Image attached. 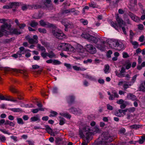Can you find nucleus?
Segmentation results:
<instances>
[{
	"label": "nucleus",
	"instance_id": "f257e3e1",
	"mask_svg": "<svg viewBox=\"0 0 145 145\" xmlns=\"http://www.w3.org/2000/svg\"><path fill=\"white\" fill-rule=\"evenodd\" d=\"M11 27V25L5 24L1 26V31L6 35L12 33L19 35L22 33V32L17 29H12Z\"/></svg>",
	"mask_w": 145,
	"mask_h": 145
},
{
	"label": "nucleus",
	"instance_id": "f03ea898",
	"mask_svg": "<svg viewBox=\"0 0 145 145\" xmlns=\"http://www.w3.org/2000/svg\"><path fill=\"white\" fill-rule=\"evenodd\" d=\"M111 137L107 133H103L101 135V137L99 138L98 141L99 144H101L102 145L108 144V142L112 141Z\"/></svg>",
	"mask_w": 145,
	"mask_h": 145
},
{
	"label": "nucleus",
	"instance_id": "7ed1b4c3",
	"mask_svg": "<svg viewBox=\"0 0 145 145\" xmlns=\"http://www.w3.org/2000/svg\"><path fill=\"white\" fill-rule=\"evenodd\" d=\"M81 36L82 37L87 39L90 42L96 44L98 42V40L97 38L88 34L84 33L82 34Z\"/></svg>",
	"mask_w": 145,
	"mask_h": 145
},
{
	"label": "nucleus",
	"instance_id": "20e7f679",
	"mask_svg": "<svg viewBox=\"0 0 145 145\" xmlns=\"http://www.w3.org/2000/svg\"><path fill=\"white\" fill-rule=\"evenodd\" d=\"M52 33L55 37L59 39H63L66 37L65 35L60 30H53Z\"/></svg>",
	"mask_w": 145,
	"mask_h": 145
},
{
	"label": "nucleus",
	"instance_id": "39448f33",
	"mask_svg": "<svg viewBox=\"0 0 145 145\" xmlns=\"http://www.w3.org/2000/svg\"><path fill=\"white\" fill-rule=\"evenodd\" d=\"M20 5L19 3L14 2L10 3L8 4L4 5L2 7L4 9H10L13 8H17Z\"/></svg>",
	"mask_w": 145,
	"mask_h": 145
},
{
	"label": "nucleus",
	"instance_id": "423d86ee",
	"mask_svg": "<svg viewBox=\"0 0 145 145\" xmlns=\"http://www.w3.org/2000/svg\"><path fill=\"white\" fill-rule=\"evenodd\" d=\"M70 47H71V45L69 44L65 43H60L58 44L57 49L59 50L67 51Z\"/></svg>",
	"mask_w": 145,
	"mask_h": 145
},
{
	"label": "nucleus",
	"instance_id": "0eeeda50",
	"mask_svg": "<svg viewBox=\"0 0 145 145\" xmlns=\"http://www.w3.org/2000/svg\"><path fill=\"white\" fill-rule=\"evenodd\" d=\"M86 50L89 53L94 54L96 52V50L95 47L91 44H87L85 46Z\"/></svg>",
	"mask_w": 145,
	"mask_h": 145
},
{
	"label": "nucleus",
	"instance_id": "6e6552de",
	"mask_svg": "<svg viewBox=\"0 0 145 145\" xmlns=\"http://www.w3.org/2000/svg\"><path fill=\"white\" fill-rule=\"evenodd\" d=\"M61 23L65 26V30L66 31H68L67 28H71L73 27V24L67 20H63L61 21Z\"/></svg>",
	"mask_w": 145,
	"mask_h": 145
},
{
	"label": "nucleus",
	"instance_id": "1a4fd4ad",
	"mask_svg": "<svg viewBox=\"0 0 145 145\" xmlns=\"http://www.w3.org/2000/svg\"><path fill=\"white\" fill-rule=\"evenodd\" d=\"M26 38L28 40L30 44H37L38 43V37L37 35H33V39L29 38L28 37H26Z\"/></svg>",
	"mask_w": 145,
	"mask_h": 145
},
{
	"label": "nucleus",
	"instance_id": "9d476101",
	"mask_svg": "<svg viewBox=\"0 0 145 145\" xmlns=\"http://www.w3.org/2000/svg\"><path fill=\"white\" fill-rule=\"evenodd\" d=\"M114 43L115 44V47L119 50H121L124 48L123 44L120 41L115 40L114 42Z\"/></svg>",
	"mask_w": 145,
	"mask_h": 145
},
{
	"label": "nucleus",
	"instance_id": "9b49d317",
	"mask_svg": "<svg viewBox=\"0 0 145 145\" xmlns=\"http://www.w3.org/2000/svg\"><path fill=\"white\" fill-rule=\"evenodd\" d=\"M40 24L42 26L47 27H54L55 26L47 22H44L43 20H41L40 21Z\"/></svg>",
	"mask_w": 145,
	"mask_h": 145
},
{
	"label": "nucleus",
	"instance_id": "f8f14e48",
	"mask_svg": "<svg viewBox=\"0 0 145 145\" xmlns=\"http://www.w3.org/2000/svg\"><path fill=\"white\" fill-rule=\"evenodd\" d=\"M90 131L91 130L89 126H85L83 129V132L85 134H86L87 138H89L91 135Z\"/></svg>",
	"mask_w": 145,
	"mask_h": 145
},
{
	"label": "nucleus",
	"instance_id": "ddd939ff",
	"mask_svg": "<svg viewBox=\"0 0 145 145\" xmlns=\"http://www.w3.org/2000/svg\"><path fill=\"white\" fill-rule=\"evenodd\" d=\"M115 17L119 27H121L125 25V23L121 18L119 17L118 14H116Z\"/></svg>",
	"mask_w": 145,
	"mask_h": 145
},
{
	"label": "nucleus",
	"instance_id": "4468645a",
	"mask_svg": "<svg viewBox=\"0 0 145 145\" xmlns=\"http://www.w3.org/2000/svg\"><path fill=\"white\" fill-rule=\"evenodd\" d=\"M125 72V69L123 67H122L120 70V73H118L117 71H115V72L116 76L119 77L121 78L125 76L124 73Z\"/></svg>",
	"mask_w": 145,
	"mask_h": 145
},
{
	"label": "nucleus",
	"instance_id": "2eb2a0df",
	"mask_svg": "<svg viewBox=\"0 0 145 145\" xmlns=\"http://www.w3.org/2000/svg\"><path fill=\"white\" fill-rule=\"evenodd\" d=\"M76 50L79 53H83L84 52L85 50L82 46L79 44H77L76 47Z\"/></svg>",
	"mask_w": 145,
	"mask_h": 145
},
{
	"label": "nucleus",
	"instance_id": "dca6fc26",
	"mask_svg": "<svg viewBox=\"0 0 145 145\" xmlns=\"http://www.w3.org/2000/svg\"><path fill=\"white\" fill-rule=\"evenodd\" d=\"M129 15L132 20L136 22H139L140 21V18L139 17L135 16L132 13H130Z\"/></svg>",
	"mask_w": 145,
	"mask_h": 145
},
{
	"label": "nucleus",
	"instance_id": "f3484780",
	"mask_svg": "<svg viewBox=\"0 0 145 145\" xmlns=\"http://www.w3.org/2000/svg\"><path fill=\"white\" fill-rule=\"evenodd\" d=\"M30 120L31 122L37 121L39 122L40 120V117L38 115H37L35 116L31 117Z\"/></svg>",
	"mask_w": 145,
	"mask_h": 145
},
{
	"label": "nucleus",
	"instance_id": "a211bd4d",
	"mask_svg": "<svg viewBox=\"0 0 145 145\" xmlns=\"http://www.w3.org/2000/svg\"><path fill=\"white\" fill-rule=\"evenodd\" d=\"M127 97L128 99H131L133 101L136 100L137 99L136 97L134 95L131 93L127 94Z\"/></svg>",
	"mask_w": 145,
	"mask_h": 145
},
{
	"label": "nucleus",
	"instance_id": "6ab92c4d",
	"mask_svg": "<svg viewBox=\"0 0 145 145\" xmlns=\"http://www.w3.org/2000/svg\"><path fill=\"white\" fill-rule=\"evenodd\" d=\"M131 63L129 60L126 61L123 64V65L125 68V69H130L131 66Z\"/></svg>",
	"mask_w": 145,
	"mask_h": 145
},
{
	"label": "nucleus",
	"instance_id": "aec40b11",
	"mask_svg": "<svg viewBox=\"0 0 145 145\" xmlns=\"http://www.w3.org/2000/svg\"><path fill=\"white\" fill-rule=\"evenodd\" d=\"M139 89L140 91L143 92H145V80L141 83L140 85Z\"/></svg>",
	"mask_w": 145,
	"mask_h": 145
},
{
	"label": "nucleus",
	"instance_id": "412c9836",
	"mask_svg": "<svg viewBox=\"0 0 145 145\" xmlns=\"http://www.w3.org/2000/svg\"><path fill=\"white\" fill-rule=\"evenodd\" d=\"M48 56L50 58H56V55L52 51L49 52L48 53Z\"/></svg>",
	"mask_w": 145,
	"mask_h": 145
},
{
	"label": "nucleus",
	"instance_id": "4be33fe9",
	"mask_svg": "<svg viewBox=\"0 0 145 145\" xmlns=\"http://www.w3.org/2000/svg\"><path fill=\"white\" fill-rule=\"evenodd\" d=\"M20 54H21V56L22 55V54H24L26 52H31V51L29 49H26V50H25L24 48L23 47H20Z\"/></svg>",
	"mask_w": 145,
	"mask_h": 145
},
{
	"label": "nucleus",
	"instance_id": "5701e85b",
	"mask_svg": "<svg viewBox=\"0 0 145 145\" xmlns=\"http://www.w3.org/2000/svg\"><path fill=\"white\" fill-rule=\"evenodd\" d=\"M105 42V41H103L101 44H97L96 46L97 47L101 50H103L105 48V46L104 44Z\"/></svg>",
	"mask_w": 145,
	"mask_h": 145
},
{
	"label": "nucleus",
	"instance_id": "b1692460",
	"mask_svg": "<svg viewBox=\"0 0 145 145\" xmlns=\"http://www.w3.org/2000/svg\"><path fill=\"white\" fill-rule=\"evenodd\" d=\"M73 69L76 71H78L79 70L84 71L86 70V69L84 67H78L77 66H72Z\"/></svg>",
	"mask_w": 145,
	"mask_h": 145
},
{
	"label": "nucleus",
	"instance_id": "393cba45",
	"mask_svg": "<svg viewBox=\"0 0 145 145\" xmlns=\"http://www.w3.org/2000/svg\"><path fill=\"white\" fill-rule=\"evenodd\" d=\"M100 130L97 127H95L92 130V132H91V135L93 134L100 133Z\"/></svg>",
	"mask_w": 145,
	"mask_h": 145
},
{
	"label": "nucleus",
	"instance_id": "a878e982",
	"mask_svg": "<svg viewBox=\"0 0 145 145\" xmlns=\"http://www.w3.org/2000/svg\"><path fill=\"white\" fill-rule=\"evenodd\" d=\"M130 42L133 45L134 48H137L138 46V43L136 41H133V39L130 40Z\"/></svg>",
	"mask_w": 145,
	"mask_h": 145
},
{
	"label": "nucleus",
	"instance_id": "bb28decb",
	"mask_svg": "<svg viewBox=\"0 0 145 145\" xmlns=\"http://www.w3.org/2000/svg\"><path fill=\"white\" fill-rule=\"evenodd\" d=\"M5 100L6 101H10L13 102L17 101V100H15L13 97L10 96H8L6 97H5Z\"/></svg>",
	"mask_w": 145,
	"mask_h": 145
},
{
	"label": "nucleus",
	"instance_id": "cd10ccee",
	"mask_svg": "<svg viewBox=\"0 0 145 145\" xmlns=\"http://www.w3.org/2000/svg\"><path fill=\"white\" fill-rule=\"evenodd\" d=\"M70 111L72 112L74 114H78L79 113H80V112L76 108H72L70 109Z\"/></svg>",
	"mask_w": 145,
	"mask_h": 145
},
{
	"label": "nucleus",
	"instance_id": "c85d7f7f",
	"mask_svg": "<svg viewBox=\"0 0 145 145\" xmlns=\"http://www.w3.org/2000/svg\"><path fill=\"white\" fill-rule=\"evenodd\" d=\"M137 3V0H130V5L131 6V7H130V8H132L134 7L135 5Z\"/></svg>",
	"mask_w": 145,
	"mask_h": 145
},
{
	"label": "nucleus",
	"instance_id": "c756f323",
	"mask_svg": "<svg viewBox=\"0 0 145 145\" xmlns=\"http://www.w3.org/2000/svg\"><path fill=\"white\" fill-rule=\"evenodd\" d=\"M69 13V12L68 9L65 10L63 11L61 13L62 16H64L68 15V14Z\"/></svg>",
	"mask_w": 145,
	"mask_h": 145
},
{
	"label": "nucleus",
	"instance_id": "7c9ffc66",
	"mask_svg": "<svg viewBox=\"0 0 145 145\" xmlns=\"http://www.w3.org/2000/svg\"><path fill=\"white\" fill-rule=\"evenodd\" d=\"M39 110L43 111L44 110L43 108H39V109L36 108L31 110V112L33 113H37Z\"/></svg>",
	"mask_w": 145,
	"mask_h": 145
},
{
	"label": "nucleus",
	"instance_id": "2f4dec72",
	"mask_svg": "<svg viewBox=\"0 0 145 145\" xmlns=\"http://www.w3.org/2000/svg\"><path fill=\"white\" fill-rule=\"evenodd\" d=\"M68 102L69 103H71L73 102L74 99V97L72 96H70L67 98Z\"/></svg>",
	"mask_w": 145,
	"mask_h": 145
},
{
	"label": "nucleus",
	"instance_id": "473e14b6",
	"mask_svg": "<svg viewBox=\"0 0 145 145\" xmlns=\"http://www.w3.org/2000/svg\"><path fill=\"white\" fill-rule=\"evenodd\" d=\"M5 125H9L10 126L12 127H14L15 125V124L13 122L10 121L9 120H6L5 123Z\"/></svg>",
	"mask_w": 145,
	"mask_h": 145
},
{
	"label": "nucleus",
	"instance_id": "72a5a7b5",
	"mask_svg": "<svg viewBox=\"0 0 145 145\" xmlns=\"http://www.w3.org/2000/svg\"><path fill=\"white\" fill-rule=\"evenodd\" d=\"M37 48L40 50L42 52H46V50L45 48L43 46H41L39 44L37 45Z\"/></svg>",
	"mask_w": 145,
	"mask_h": 145
},
{
	"label": "nucleus",
	"instance_id": "f704fd0d",
	"mask_svg": "<svg viewBox=\"0 0 145 145\" xmlns=\"http://www.w3.org/2000/svg\"><path fill=\"white\" fill-rule=\"evenodd\" d=\"M111 25L116 29L117 30L118 29V25L116 23L113 22H111Z\"/></svg>",
	"mask_w": 145,
	"mask_h": 145
},
{
	"label": "nucleus",
	"instance_id": "c9c22d12",
	"mask_svg": "<svg viewBox=\"0 0 145 145\" xmlns=\"http://www.w3.org/2000/svg\"><path fill=\"white\" fill-rule=\"evenodd\" d=\"M109 69V66L108 65H105L104 70L105 73H107L108 72V71Z\"/></svg>",
	"mask_w": 145,
	"mask_h": 145
},
{
	"label": "nucleus",
	"instance_id": "e433bc0d",
	"mask_svg": "<svg viewBox=\"0 0 145 145\" xmlns=\"http://www.w3.org/2000/svg\"><path fill=\"white\" fill-rule=\"evenodd\" d=\"M17 123L18 124L22 125L24 123L23 120L21 118H17Z\"/></svg>",
	"mask_w": 145,
	"mask_h": 145
},
{
	"label": "nucleus",
	"instance_id": "4c0bfd02",
	"mask_svg": "<svg viewBox=\"0 0 145 145\" xmlns=\"http://www.w3.org/2000/svg\"><path fill=\"white\" fill-rule=\"evenodd\" d=\"M60 115L62 116L68 118H70L71 117V116L69 114L67 113H60Z\"/></svg>",
	"mask_w": 145,
	"mask_h": 145
},
{
	"label": "nucleus",
	"instance_id": "58836bf2",
	"mask_svg": "<svg viewBox=\"0 0 145 145\" xmlns=\"http://www.w3.org/2000/svg\"><path fill=\"white\" fill-rule=\"evenodd\" d=\"M38 24L34 21H32L30 24V25L32 27H35L37 26Z\"/></svg>",
	"mask_w": 145,
	"mask_h": 145
},
{
	"label": "nucleus",
	"instance_id": "ea45409f",
	"mask_svg": "<svg viewBox=\"0 0 145 145\" xmlns=\"http://www.w3.org/2000/svg\"><path fill=\"white\" fill-rule=\"evenodd\" d=\"M5 137L3 135L0 134V141L2 142H5L6 140Z\"/></svg>",
	"mask_w": 145,
	"mask_h": 145
},
{
	"label": "nucleus",
	"instance_id": "a19ab883",
	"mask_svg": "<svg viewBox=\"0 0 145 145\" xmlns=\"http://www.w3.org/2000/svg\"><path fill=\"white\" fill-rule=\"evenodd\" d=\"M80 22L84 25H87L88 23V22L87 20L83 19H80Z\"/></svg>",
	"mask_w": 145,
	"mask_h": 145
},
{
	"label": "nucleus",
	"instance_id": "79ce46f5",
	"mask_svg": "<svg viewBox=\"0 0 145 145\" xmlns=\"http://www.w3.org/2000/svg\"><path fill=\"white\" fill-rule=\"evenodd\" d=\"M40 54L41 56L44 58L48 56V53L46 52H42Z\"/></svg>",
	"mask_w": 145,
	"mask_h": 145
},
{
	"label": "nucleus",
	"instance_id": "37998d69",
	"mask_svg": "<svg viewBox=\"0 0 145 145\" xmlns=\"http://www.w3.org/2000/svg\"><path fill=\"white\" fill-rule=\"evenodd\" d=\"M60 119L59 121V124L61 125H62L65 123V120L64 118H61V117H60Z\"/></svg>",
	"mask_w": 145,
	"mask_h": 145
},
{
	"label": "nucleus",
	"instance_id": "c03bdc74",
	"mask_svg": "<svg viewBox=\"0 0 145 145\" xmlns=\"http://www.w3.org/2000/svg\"><path fill=\"white\" fill-rule=\"evenodd\" d=\"M129 38L130 40L133 39L134 35V33L132 30H130L129 31Z\"/></svg>",
	"mask_w": 145,
	"mask_h": 145
},
{
	"label": "nucleus",
	"instance_id": "a18cd8bd",
	"mask_svg": "<svg viewBox=\"0 0 145 145\" xmlns=\"http://www.w3.org/2000/svg\"><path fill=\"white\" fill-rule=\"evenodd\" d=\"M53 61L52 64L54 65H60L61 63L60 61L57 60H54Z\"/></svg>",
	"mask_w": 145,
	"mask_h": 145
},
{
	"label": "nucleus",
	"instance_id": "49530a36",
	"mask_svg": "<svg viewBox=\"0 0 145 145\" xmlns=\"http://www.w3.org/2000/svg\"><path fill=\"white\" fill-rule=\"evenodd\" d=\"M12 56L15 58H17L18 57H20L21 56V54L19 53V52H18L16 54H14L12 55Z\"/></svg>",
	"mask_w": 145,
	"mask_h": 145
},
{
	"label": "nucleus",
	"instance_id": "de8ad7c7",
	"mask_svg": "<svg viewBox=\"0 0 145 145\" xmlns=\"http://www.w3.org/2000/svg\"><path fill=\"white\" fill-rule=\"evenodd\" d=\"M38 30L41 33H46V30L45 29L39 28Z\"/></svg>",
	"mask_w": 145,
	"mask_h": 145
},
{
	"label": "nucleus",
	"instance_id": "09e8293b",
	"mask_svg": "<svg viewBox=\"0 0 145 145\" xmlns=\"http://www.w3.org/2000/svg\"><path fill=\"white\" fill-rule=\"evenodd\" d=\"M10 90L11 92L13 93H16L17 92L16 90L13 86H11L10 87Z\"/></svg>",
	"mask_w": 145,
	"mask_h": 145
},
{
	"label": "nucleus",
	"instance_id": "8fccbe9b",
	"mask_svg": "<svg viewBox=\"0 0 145 145\" xmlns=\"http://www.w3.org/2000/svg\"><path fill=\"white\" fill-rule=\"evenodd\" d=\"M127 110L129 112H133L135 111V108L134 107H132L128 109Z\"/></svg>",
	"mask_w": 145,
	"mask_h": 145
},
{
	"label": "nucleus",
	"instance_id": "3c124183",
	"mask_svg": "<svg viewBox=\"0 0 145 145\" xmlns=\"http://www.w3.org/2000/svg\"><path fill=\"white\" fill-rule=\"evenodd\" d=\"M7 70L8 71H14L17 72H20L21 73H22V72H23L22 71V72H20L17 69H12L10 68H8L7 69Z\"/></svg>",
	"mask_w": 145,
	"mask_h": 145
},
{
	"label": "nucleus",
	"instance_id": "603ef678",
	"mask_svg": "<svg viewBox=\"0 0 145 145\" xmlns=\"http://www.w3.org/2000/svg\"><path fill=\"white\" fill-rule=\"evenodd\" d=\"M41 6L38 5H34L32 6V8L33 9H36L40 8Z\"/></svg>",
	"mask_w": 145,
	"mask_h": 145
},
{
	"label": "nucleus",
	"instance_id": "864d4df0",
	"mask_svg": "<svg viewBox=\"0 0 145 145\" xmlns=\"http://www.w3.org/2000/svg\"><path fill=\"white\" fill-rule=\"evenodd\" d=\"M0 131L4 134H7L8 135L11 134L10 133L8 132V131H6L5 129H0Z\"/></svg>",
	"mask_w": 145,
	"mask_h": 145
},
{
	"label": "nucleus",
	"instance_id": "5fc2aeb1",
	"mask_svg": "<svg viewBox=\"0 0 145 145\" xmlns=\"http://www.w3.org/2000/svg\"><path fill=\"white\" fill-rule=\"evenodd\" d=\"M89 6L90 7L95 8L96 7V4L94 3H89Z\"/></svg>",
	"mask_w": 145,
	"mask_h": 145
},
{
	"label": "nucleus",
	"instance_id": "6e6d98bb",
	"mask_svg": "<svg viewBox=\"0 0 145 145\" xmlns=\"http://www.w3.org/2000/svg\"><path fill=\"white\" fill-rule=\"evenodd\" d=\"M23 106L26 108H33L34 107L32 104L25 105Z\"/></svg>",
	"mask_w": 145,
	"mask_h": 145
},
{
	"label": "nucleus",
	"instance_id": "4d7b16f0",
	"mask_svg": "<svg viewBox=\"0 0 145 145\" xmlns=\"http://www.w3.org/2000/svg\"><path fill=\"white\" fill-rule=\"evenodd\" d=\"M25 25L24 24H20L18 26L20 29H23L25 26Z\"/></svg>",
	"mask_w": 145,
	"mask_h": 145
},
{
	"label": "nucleus",
	"instance_id": "13d9d810",
	"mask_svg": "<svg viewBox=\"0 0 145 145\" xmlns=\"http://www.w3.org/2000/svg\"><path fill=\"white\" fill-rule=\"evenodd\" d=\"M10 138L11 139H13L15 142H16L18 140L17 137L16 136H12L10 137Z\"/></svg>",
	"mask_w": 145,
	"mask_h": 145
},
{
	"label": "nucleus",
	"instance_id": "bf43d9fd",
	"mask_svg": "<svg viewBox=\"0 0 145 145\" xmlns=\"http://www.w3.org/2000/svg\"><path fill=\"white\" fill-rule=\"evenodd\" d=\"M51 114L50 115V117L54 116L56 115L57 114V112L54 111H51Z\"/></svg>",
	"mask_w": 145,
	"mask_h": 145
},
{
	"label": "nucleus",
	"instance_id": "052dcab7",
	"mask_svg": "<svg viewBox=\"0 0 145 145\" xmlns=\"http://www.w3.org/2000/svg\"><path fill=\"white\" fill-rule=\"evenodd\" d=\"M27 6L26 4L23 5L22 7V9L23 10H26L27 9Z\"/></svg>",
	"mask_w": 145,
	"mask_h": 145
},
{
	"label": "nucleus",
	"instance_id": "680f3d73",
	"mask_svg": "<svg viewBox=\"0 0 145 145\" xmlns=\"http://www.w3.org/2000/svg\"><path fill=\"white\" fill-rule=\"evenodd\" d=\"M69 50L73 52L76 51V49H75L71 45V47H70L69 48V49L68 50Z\"/></svg>",
	"mask_w": 145,
	"mask_h": 145
},
{
	"label": "nucleus",
	"instance_id": "e2e57ef3",
	"mask_svg": "<svg viewBox=\"0 0 145 145\" xmlns=\"http://www.w3.org/2000/svg\"><path fill=\"white\" fill-rule=\"evenodd\" d=\"M106 106L107 109L109 110H112L113 109V107L112 106L110 105L109 104H107L106 105Z\"/></svg>",
	"mask_w": 145,
	"mask_h": 145
},
{
	"label": "nucleus",
	"instance_id": "0e129e2a",
	"mask_svg": "<svg viewBox=\"0 0 145 145\" xmlns=\"http://www.w3.org/2000/svg\"><path fill=\"white\" fill-rule=\"evenodd\" d=\"M123 57L124 58H126L129 57V56L127 52H124L123 53Z\"/></svg>",
	"mask_w": 145,
	"mask_h": 145
},
{
	"label": "nucleus",
	"instance_id": "69168bd1",
	"mask_svg": "<svg viewBox=\"0 0 145 145\" xmlns=\"http://www.w3.org/2000/svg\"><path fill=\"white\" fill-rule=\"evenodd\" d=\"M144 27L142 24H139L138 25V29L140 30H142L143 29Z\"/></svg>",
	"mask_w": 145,
	"mask_h": 145
},
{
	"label": "nucleus",
	"instance_id": "338daca9",
	"mask_svg": "<svg viewBox=\"0 0 145 145\" xmlns=\"http://www.w3.org/2000/svg\"><path fill=\"white\" fill-rule=\"evenodd\" d=\"M144 36L143 35H142L140 37L139 39V40L140 42H142L144 40Z\"/></svg>",
	"mask_w": 145,
	"mask_h": 145
},
{
	"label": "nucleus",
	"instance_id": "774afa93",
	"mask_svg": "<svg viewBox=\"0 0 145 145\" xmlns=\"http://www.w3.org/2000/svg\"><path fill=\"white\" fill-rule=\"evenodd\" d=\"M131 85L130 84L129 85L127 84H125L123 85V87L124 89L126 90L127 89L129 88V86H130Z\"/></svg>",
	"mask_w": 145,
	"mask_h": 145
}]
</instances>
